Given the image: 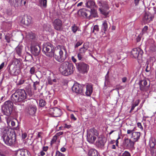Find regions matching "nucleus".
<instances>
[{
  "label": "nucleus",
  "mask_w": 156,
  "mask_h": 156,
  "mask_svg": "<svg viewBox=\"0 0 156 156\" xmlns=\"http://www.w3.org/2000/svg\"><path fill=\"white\" fill-rule=\"evenodd\" d=\"M11 99L16 104L19 102H24L25 100L27 99V95L25 90L18 89L11 95Z\"/></svg>",
  "instance_id": "obj_1"
},
{
  "label": "nucleus",
  "mask_w": 156,
  "mask_h": 156,
  "mask_svg": "<svg viewBox=\"0 0 156 156\" xmlns=\"http://www.w3.org/2000/svg\"><path fill=\"white\" fill-rule=\"evenodd\" d=\"M58 69L62 75L68 76L73 73L75 67L72 63L66 61L60 64Z\"/></svg>",
  "instance_id": "obj_2"
},
{
  "label": "nucleus",
  "mask_w": 156,
  "mask_h": 156,
  "mask_svg": "<svg viewBox=\"0 0 156 156\" xmlns=\"http://www.w3.org/2000/svg\"><path fill=\"white\" fill-rule=\"evenodd\" d=\"M2 138L5 144L9 146H11L14 144L16 140V136L14 132H9L4 133Z\"/></svg>",
  "instance_id": "obj_3"
},
{
  "label": "nucleus",
  "mask_w": 156,
  "mask_h": 156,
  "mask_svg": "<svg viewBox=\"0 0 156 156\" xmlns=\"http://www.w3.org/2000/svg\"><path fill=\"white\" fill-rule=\"evenodd\" d=\"M58 54L54 55L55 59L58 62H64L67 56V52L65 48L59 49L57 50Z\"/></svg>",
  "instance_id": "obj_4"
},
{
  "label": "nucleus",
  "mask_w": 156,
  "mask_h": 156,
  "mask_svg": "<svg viewBox=\"0 0 156 156\" xmlns=\"http://www.w3.org/2000/svg\"><path fill=\"white\" fill-rule=\"evenodd\" d=\"M13 103L10 101H6L2 107V111L4 115H10L12 110Z\"/></svg>",
  "instance_id": "obj_5"
},
{
  "label": "nucleus",
  "mask_w": 156,
  "mask_h": 156,
  "mask_svg": "<svg viewBox=\"0 0 156 156\" xmlns=\"http://www.w3.org/2000/svg\"><path fill=\"white\" fill-rule=\"evenodd\" d=\"M54 47L50 43L47 42L44 44L42 51L43 53L48 57H52L54 55Z\"/></svg>",
  "instance_id": "obj_6"
},
{
  "label": "nucleus",
  "mask_w": 156,
  "mask_h": 156,
  "mask_svg": "<svg viewBox=\"0 0 156 156\" xmlns=\"http://www.w3.org/2000/svg\"><path fill=\"white\" fill-rule=\"evenodd\" d=\"M97 131L94 128L89 129L87 133V139L90 143L93 144L96 139V136L98 135Z\"/></svg>",
  "instance_id": "obj_7"
},
{
  "label": "nucleus",
  "mask_w": 156,
  "mask_h": 156,
  "mask_svg": "<svg viewBox=\"0 0 156 156\" xmlns=\"http://www.w3.org/2000/svg\"><path fill=\"white\" fill-rule=\"evenodd\" d=\"M79 13H80V15L83 16H85L87 18L90 19L93 17H95L96 15V11L94 8L91 9L90 11L86 10L84 9L80 10L79 12Z\"/></svg>",
  "instance_id": "obj_8"
},
{
  "label": "nucleus",
  "mask_w": 156,
  "mask_h": 156,
  "mask_svg": "<svg viewBox=\"0 0 156 156\" xmlns=\"http://www.w3.org/2000/svg\"><path fill=\"white\" fill-rule=\"evenodd\" d=\"M76 67L80 72L83 73H87L89 69V66L83 62L76 64Z\"/></svg>",
  "instance_id": "obj_9"
},
{
  "label": "nucleus",
  "mask_w": 156,
  "mask_h": 156,
  "mask_svg": "<svg viewBox=\"0 0 156 156\" xmlns=\"http://www.w3.org/2000/svg\"><path fill=\"white\" fill-rule=\"evenodd\" d=\"M131 55L135 58H137L139 60L142 58L143 51L140 48H137L133 49L132 51Z\"/></svg>",
  "instance_id": "obj_10"
},
{
  "label": "nucleus",
  "mask_w": 156,
  "mask_h": 156,
  "mask_svg": "<svg viewBox=\"0 0 156 156\" xmlns=\"http://www.w3.org/2000/svg\"><path fill=\"white\" fill-rule=\"evenodd\" d=\"M52 23V25L55 30L59 31L63 30V27L62 22L60 19H56Z\"/></svg>",
  "instance_id": "obj_11"
},
{
  "label": "nucleus",
  "mask_w": 156,
  "mask_h": 156,
  "mask_svg": "<svg viewBox=\"0 0 156 156\" xmlns=\"http://www.w3.org/2000/svg\"><path fill=\"white\" fill-rule=\"evenodd\" d=\"M49 114L53 117H58L62 114L61 110L57 107L50 108L49 109Z\"/></svg>",
  "instance_id": "obj_12"
},
{
  "label": "nucleus",
  "mask_w": 156,
  "mask_h": 156,
  "mask_svg": "<svg viewBox=\"0 0 156 156\" xmlns=\"http://www.w3.org/2000/svg\"><path fill=\"white\" fill-rule=\"evenodd\" d=\"M84 87V85H82L77 83H74L72 88L73 92L77 94H81L83 92V88Z\"/></svg>",
  "instance_id": "obj_13"
},
{
  "label": "nucleus",
  "mask_w": 156,
  "mask_h": 156,
  "mask_svg": "<svg viewBox=\"0 0 156 156\" xmlns=\"http://www.w3.org/2000/svg\"><path fill=\"white\" fill-rule=\"evenodd\" d=\"M31 52L34 56H37L40 52V48L39 45H34L33 42L32 43L30 48Z\"/></svg>",
  "instance_id": "obj_14"
},
{
  "label": "nucleus",
  "mask_w": 156,
  "mask_h": 156,
  "mask_svg": "<svg viewBox=\"0 0 156 156\" xmlns=\"http://www.w3.org/2000/svg\"><path fill=\"white\" fill-rule=\"evenodd\" d=\"M135 142L130 139L125 137L124 140L123 145L127 148H132L134 147Z\"/></svg>",
  "instance_id": "obj_15"
},
{
  "label": "nucleus",
  "mask_w": 156,
  "mask_h": 156,
  "mask_svg": "<svg viewBox=\"0 0 156 156\" xmlns=\"http://www.w3.org/2000/svg\"><path fill=\"white\" fill-rule=\"evenodd\" d=\"M15 156H31V154L28 150L22 149L16 151Z\"/></svg>",
  "instance_id": "obj_16"
},
{
  "label": "nucleus",
  "mask_w": 156,
  "mask_h": 156,
  "mask_svg": "<svg viewBox=\"0 0 156 156\" xmlns=\"http://www.w3.org/2000/svg\"><path fill=\"white\" fill-rule=\"evenodd\" d=\"M87 48V47H85V45H83V46L79 49L77 54V57L79 60H82Z\"/></svg>",
  "instance_id": "obj_17"
},
{
  "label": "nucleus",
  "mask_w": 156,
  "mask_h": 156,
  "mask_svg": "<svg viewBox=\"0 0 156 156\" xmlns=\"http://www.w3.org/2000/svg\"><path fill=\"white\" fill-rule=\"evenodd\" d=\"M36 110V106L34 105H31L28 107L27 112L29 115H33L35 113Z\"/></svg>",
  "instance_id": "obj_18"
},
{
  "label": "nucleus",
  "mask_w": 156,
  "mask_h": 156,
  "mask_svg": "<svg viewBox=\"0 0 156 156\" xmlns=\"http://www.w3.org/2000/svg\"><path fill=\"white\" fill-rule=\"evenodd\" d=\"M138 84L141 91H145L146 90V85H147V82L146 80H140L138 83Z\"/></svg>",
  "instance_id": "obj_19"
},
{
  "label": "nucleus",
  "mask_w": 156,
  "mask_h": 156,
  "mask_svg": "<svg viewBox=\"0 0 156 156\" xmlns=\"http://www.w3.org/2000/svg\"><path fill=\"white\" fill-rule=\"evenodd\" d=\"M23 46L21 45H18L16 48L15 55H18V57H23Z\"/></svg>",
  "instance_id": "obj_20"
},
{
  "label": "nucleus",
  "mask_w": 156,
  "mask_h": 156,
  "mask_svg": "<svg viewBox=\"0 0 156 156\" xmlns=\"http://www.w3.org/2000/svg\"><path fill=\"white\" fill-rule=\"evenodd\" d=\"M86 91L85 92L86 95L88 96L91 95L93 92V85L90 83H88L86 87Z\"/></svg>",
  "instance_id": "obj_21"
},
{
  "label": "nucleus",
  "mask_w": 156,
  "mask_h": 156,
  "mask_svg": "<svg viewBox=\"0 0 156 156\" xmlns=\"http://www.w3.org/2000/svg\"><path fill=\"white\" fill-rule=\"evenodd\" d=\"M86 6L90 9L96 8L95 2L92 0H88L86 1L85 3Z\"/></svg>",
  "instance_id": "obj_22"
},
{
  "label": "nucleus",
  "mask_w": 156,
  "mask_h": 156,
  "mask_svg": "<svg viewBox=\"0 0 156 156\" xmlns=\"http://www.w3.org/2000/svg\"><path fill=\"white\" fill-rule=\"evenodd\" d=\"M9 73L12 76H16L19 74V71L17 68L14 66H10L9 69Z\"/></svg>",
  "instance_id": "obj_23"
},
{
  "label": "nucleus",
  "mask_w": 156,
  "mask_h": 156,
  "mask_svg": "<svg viewBox=\"0 0 156 156\" xmlns=\"http://www.w3.org/2000/svg\"><path fill=\"white\" fill-rule=\"evenodd\" d=\"M140 136V132H134L132 133L131 138L135 142L139 140Z\"/></svg>",
  "instance_id": "obj_24"
},
{
  "label": "nucleus",
  "mask_w": 156,
  "mask_h": 156,
  "mask_svg": "<svg viewBox=\"0 0 156 156\" xmlns=\"http://www.w3.org/2000/svg\"><path fill=\"white\" fill-rule=\"evenodd\" d=\"M32 19L30 16H27L24 17V19L22 20V21L23 22L25 25L28 26L31 23Z\"/></svg>",
  "instance_id": "obj_25"
},
{
  "label": "nucleus",
  "mask_w": 156,
  "mask_h": 156,
  "mask_svg": "<svg viewBox=\"0 0 156 156\" xmlns=\"http://www.w3.org/2000/svg\"><path fill=\"white\" fill-rule=\"evenodd\" d=\"M26 37L30 41H35L36 37L35 34L32 32H29L27 34Z\"/></svg>",
  "instance_id": "obj_26"
},
{
  "label": "nucleus",
  "mask_w": 156,
  "mask_h": 156,
  "mask_svg": "<svg viewBox=\"0 0 156 156\" xmlns=\"http://www.w3.org/2000/svg\"><path fill=\"white\" fill-rule=\"evenodd\" d=\"M105 143L101 138H99L96 143V146L99 148H103L104 147Z\"/></svg>",
  "instance_id": "obj_27"
},
{
  "label": "nucleus",
  "mask_w": 156,
  "mask_h": 156,
  "mask_svg": "<svg viewBox=\"0 0 156 156\" xmlns=\"http://www.w3.org/2000/svg\"><path fill=\"white\" fill-rule=\"evenodd\" d=\"M153 18L150 14L146 13L143 18V20L146 22H149L152 20Z\"/></svg>",
  "instance_id": "obj_28"
},
{
  "label": "nucleus",
  "mask_w": 156,
  "mask_h": 156,
  "mask_svg": "<svg viewBox=\"0 0 156 156\" xmlns=\"http://www.w3.org/2000/svg\"><path fill=\"white\" fill-rule=\"evenodd\" d=\"M108 29V26L107 21L105 20H104L101 25V31L105 33V32Z\"/></svg>",
  "instance_id": "obj_29"
},
{
  "label": "nucleus",
  "mask_w": 156,
  "mask_h": 156,
  "mask_svg": "<svg viewBox=\"0 0 156 156\" xmlns=\"http://www.w3.org/2000/svg\"><path fill=\"white\" fill-rule=\"evenodd\" d=\"M88 154L89 156H98V151L94 149H90L89 151Z\"/></svg>",
  "instance_id": "obj_30"
},
{
  "label": "nucleus",
  "mask_w": 156,
  "mask_h": 156,
  "mask_svg": "<svg viewBox=\"0 0 156 156\" xmlns=\"http://www.w3.org/2000/svg\"><path fill=\"white\" fill-rule=\"evenodd\" d=\"M39 6L42 8H45L47 6V0H39Z\"/></svg>",
  "instance_id": "obj_31"
},
{
  "label": "nucleus",
  "mask_w": 156,
  "mask_h": 156,
  "mask_svg": "<svg viewBox=\"0 0 156 156\" xmlns=\"http://www.w3.org/2000/svg\"><path fill=\"white\" fill-rule=\"evenodd\" d=\"M21 60L20 59L15 58L13 60V63L16 66L19 67L20 65Z\"/></svg>",
  "instance_id": "obj_32"
},
{
  "label": "nucleus",
  "mask_w": 156,
  "mask_h": 156,
  "mask_svg": "<svg viewBox=\"0 0 156 156\" xmlns=\"http://www.w3.org/2000/svg\"><path fill=\"white\" fill-rule=\"evenodd\" d=\"M12 36V34H8L5 36V39L8 43L10 42Z\"/></svg>",
  "instance_id": "obj_33"
},
{
  "label": "nucleus",
  "mask_w": 156,
  "mask_h": 156,
  "mask_svg": "<svg viewBox=\"0 0 156 156\" xmlns=\"http://www.w3.org/2000/svg\"><path fill=\"white\" fill-rule=\"evenodd\" d=\"M99 30V28L98 26V25H95L93 27V30L92 31V33H94L95 34L98 32Z\"/></svg>",
  "instance_id": "obj_34"
},
{
  "label": "nucleus",
  "mask_w": 156,
  "mask_h": 156,
  "mask_svg": "<svg viewBox=\"0 0 156 156\" xmlns=\"http://www.w3.org/2000/svg\"><path fill=\"white\" fill-rule=\"evenodd\" d=\"M139 102L140 101L139 100H137L136 101H135V103L133 105L131 109V111L133 110L135 107L138 105Z\"/></svg>",
  "instance_id": "obj_35"
},
{
  "label": "nucleus",
  "mask_w": 156,
  "mask_h": 156,
  "mask_svg": "<svg viewBox=\"0 0 156 156\" xmlns=\"http://www.w3.org/2000/svg\"><path fill=\"white\" fill-rule=\"evenodd\" d=\"M33 58L32 55L29 53L26 52V54L25 56V59H28V60H31Z\"/></svg>",
  "instance_id": "obj_36"
},
{
  "label": "nucleus",
  "mask_w": 156,
  "mask_h": 156,
  "mask_svg": "<svg viewBox=\"0 0 156 156\" xmlns=\"http://www.w3.org/2000/svg\"><path fill=\"white\" fill-rule=\"evenodd\" d=\"M39 104L41 107H44L46 104L45 101L42 99L39 100Z\"/></svg>",
  "instance_id": "obj_37"
},
{
  "label": "nucleus",
  "mask_w": 156,
  "mask_h": 156,
  "mask_svg": "<svg viewBox=\"0 0 156 156\" xmlns=\"http://www.w3.org/2000/svg\"><path fill=\"white\" fill-rule=\"evenodd\" d=\"M57 139V136L56 135H55L53 136L51 142V144L52 145L53 144L55 143Z\"/></svg>",
  "instance_id": "obj_38"
},
{
  "label": "nucleus",
  "mask_w": 156,
  "mask_h": 156,
  "mask_svg": "<svg viewBox=\"0 0 156 156\" xmlns=\"http://www.w3.org/2000/svg\"><path fill=\"white\" fill-rule=\"evenodd\" d=\"M100 12L101 13L105 16H107L108 14V12L103 9H100Z\"/></svg>",
  "instance_id": "obj_39"
},
{
  "label": "nucleus",
  "mask_w": 156,
  "mask_h": 156,
  "mask_svg": "<svg viewBox=\"0 0 156 156\" xmlns=\"http://www.w3.org/2000/svg\"><path fill=\"white\" fill-rule=\"evenodd\" d=\"M72 30L73 33H75L78 30V27L74 25L72 27Z\"/></svg>",
  "instance_id": "obj_40"
},
{
  "label": "nucleus",
  "mask_w": 156,
  "mask_h": 156,
  "mask_svg": "<svg viewBox=\"0 0 156 156\" xmlns=\"http://www.w3.org/2000/svg\"><path fill=\"white\" fill-rule=\"evenodd\" d=\"M108 72L106 75L105 76V86H106V84L108 83Z\"/></svg>",
  "instance_id": "obj_41"
},
{
  "label": "nucleus",
  "mask_w": 156,
  "mask_h": 156,
  "mask_svg": "<svg viewBox=\"0 0 156 156\" xmlns=\"http://www.w3.org/2000/svg\"><path fill=\"white\" fill-rule=\"evenodd\" d=\"M148 27L147 26H145L142 30V34L146 33L147 30H148Z\"/></svg>",
  "instance_id": "obj_42"
},
{
  "label": "nucleus",
  "mask_w": 156,
  "mask_h": 156,
  "mask_svg": "<svg viewBox=\"0 0 156 156\" xmlns=\"http://www.w3.org/2000/svg\"><path fill=\"white\" fill-rule=\"evenodd\" d=\"M23 1V0H20V1H19V3L18 4H15V7H18L19 6V5L20 6H22L23 5V4L22 3V2Z\"/></svg>",
  "instance_id": "obj_43"
},
{
  "label": "nucleus",
  "mask_w": 156,
  "mask_h": 156,
  "mask_svg": "<svg viewBox=\"0 0 156 156\" xmlns=\"http://www.w3.org/2000/svg\"><path fill=\"white\" fill-rule=\"evenodd\" d=\"M83 43L82 41H79L77 42L75 44L74 47L75 48L78 47L79 46L81 45Z\"/></svg>",
  "instance_id": "obj_44"
},
{
  "label": "nucleus",
  "mask_w": 156,
  "mask_h": 156,
  "mask_svg": "<svg viewBox=\"0 0 156 156\" xmlns=\"http://www.w3.org/2000/svg\"><path fill=\"white\" fill-rule=\"evenodd\" d=\"M39 81H36L34 83L33 86L34 88V89L36 90L37 89L36 86L37 85H39Z\"/></svg>",
  "instance_id": "obj_45"
},
{
  "label": "nucleus",
  "mask_w": 156,
  "mask_h": 156,
  "mask_svg": "<svg viewBox=\"0 0 156 156\" xmlns=\"http://www.w3.org/2000/svg\"><path fill=\"white\" fill-rule=\"evenodd\" d=\"M55 156H65L64 154L58 151H57L56 152Z\"/></svg>",
  "instance_id": "obj_46"
},
{
  "label": "nucleus",
  "mask_w": 156,
  "mask_h": 156,
  "mask_svg": "<svg viewBox=\"0 0 156 156\" xmlns=\"http://www.w3.org/2000/svg\"><path fill=\"white\" fill-rule=\"evenodd\" d=\"M142 36V34H140L136 37V41L137 42L140 41Z\"/></svg>",
  "instance_id": "obj_47"
},
{
  "label": "nucleus",
  "mask_w": 156,
  "mask_h": 156,
  "mask_svg": "<svg viewBox=\"0 0 156 156\" xmlns=\"http://www.w3.org/2000/svg\"><path fill=\"white\" fill-rule=\"evenodd\" d=\"M151 67H150L149 68L148 66V64H147V66L146 67V68L145 69V71L147 73L149 72L150 71V70H151Z\"/></svg>",
  "instance_id": "obj_48"
},
{
  "label": "nucleus",
  "mask_w": 156,
  "mask_h": 156,
  "mask_svg": "<svg viewBox=\"0 0 156 156\" xmlns=\"http://www.w3.org/2000/svg\"><path fill=\"white\" fill-rule=\"evenodd\" d=\"M35 71V68L34 67H32L31 68L30 70V73L32 74H34V73Z\"/></svg>",
  "instance_id": "obj_49"
},
{
  "label": "nucleus",
  "mask_w": 156,
  "mask_h": 156,
  "mask_svg": "<svg viewBox=\"0 0 156 156\" xmlns=\"http://www.w3.org/2000/svg\"><path fill=\"white\" fill-rule=\"evenodd\" d=\"M137 125L138 127L141 130H143V127L141 125V124L140 122H138L137 123Z\"/></svg>",
  "instance_id": "obj_50"
},
{
  "label": "nucleus",
  "mask_w": 156,
  "mask_h": 156,
  "mask_svg": "<svg viewBox=\"0 0 156 156\" xmlns=\"http://www.w3.org/2000/svg\"><path fill=\"white\" fill-rule=\"evenodd\" d=\"M27 136V134L25 133H22V138L23 139H25Z\"/></svg>",
  "instance_id": "obj_51"
},
{
  "label": "nucleus",
  "mask_w": 156,
  "mask_h": 156,
  "mask_svg": "<svg viewBox=\"0 0 156 156\" xmlns=\"http://www.w3.org/2000/svg\"><path fill=\"white\" fill-rule=\"evenodd\" d=\"M70 118L72 120L74 121H75L76 120V118L75 117L73 114H71V115Z\"/></svg>",
  "instance_id": "obj_52"
},
{
  "label": "nucleus",
  "mask_w": 156,
  "mask_h": 156,
  "mask_svg": "<svg viewBox=\"0 0 156 156\" xmlns=\"http://www.w3.org/2000/svg\"><path fill=\"white\" fill-rule=\"evenodd\" d=\"M71 126V125H67V124H65L64 127L65 128H67L69 129L70 128Z\"/></svg>",
  "instance_id": "obj_53"
},
{
  "label": "nucleus",
  "mask_w": 156,
  "mask_h": 156,
  "mask_svg": "<svg viewBox=\"0 0 156 156\" xmlns=\"http://www.w3.org/2000/svg\"><path fill=\"white\" fill-rule=\"evenodd\" d=\"M134 130H134V129L132 130L128 129L127 130V133L128 134H130L132 133H132L134 132Z\"/></svg>",
  "instance_id": "obj_54"
},
{
  "label": "nucleus",
  "mask_w": 156,
  "mask_h": 156,
  "mask_svg": "<svg viewBox=\"0 0 156 156\" xmlns=\"http://www.w3.org/2000/svg\"><path fill=\"white\" fill-rule=\"evenodd\" d=\"M155 144L153 142H150V146L151 147V148H153L154 147V146H155Z\"/></svg>",
  "instance_id": "obj_55"
},
{
  "label": "nucleus",
  "mask_w": 156,
  "mask_h": 156,
  "mask_svg": "<svg viewBox=\"0 0 156 156\" xmlns=\"http://www.w3.org/2000/svg\"><path fill=\"white\" fill-rule=\"evenodd\" d=\"M39 156H44V155L45 154V153L44 152V151H40L39 154Z\"/></svg>",
  "instance_id": "obj_56"
},
{
  "label": "nucleus",
  "mask_w": 156,
  "mask_h": 156,
  "mask_svg": "<svg viewBox=\"0 0 156 156\" xmlns=\"http://www.w3.org/2000/svg\"><path fill=\"white\" fill-rule=\"evenodd\" d=\"M48 146L43 147L42 148V151H43L46 152L48 150Z\"/></svg>",
  "instance_id": "obj_57"
},
{
  "label": "nucleus",
  "mask_w": 156,
  "mask_h": 156,
  "mask_svg": "<svg viewBox=\"0 0 156 156\" xmlns=\"http://www.w3.org/2000/svg\"><path fill=\"white\" fill-rule=\"evenodd\" d=\"M42 133L41 132H38L37 135V138H42V137L41 136Z\"/></svg>",
  "instance_id": "obj_58"
},
{
  "label": "nucleus",
  "mask_w": 156,
  "mask_h": 156,
  "mask_svg": "<svg viewBox=\"0 0 156 156\" xmlns=\"http://www.w3.org/2000/svg\"><path fill=\"white\" fill-rule=\"evenodd\" d=\"M5 65V63L4 62H2L0 65V70L2 69L4 67Z\"/></svg>",
  "instance_id": "obj_59"
},
{
  "label": "nucleus",
  "mask_w": 156,
  "mask_h": 156,
  "mask_svg": "<svg viewBox=\"0 0 156 156\" xmlns=\"http://www.w3.org/2000/svg\"><path fill=\"white\" fill-rule=\"evenodd\" d=\"M63 133V132H60L57 133L56 134V135L57 136H59L61 135H62Z\"/></svg>",
  "instance_id": "obj_60"
},
{
  "label": "nucleus",
  "mask_w": 156,
  "mask_h": 156,
  "mask_svg": "<svg viewBox=\"0 0 156 156\" xmlns=\"http://www.w3.org/2000/svg\"><path fill=\"white\" fill-rule=\"evenodd\" d=\"M127 80V78L126 77H124L122 79V82L123 83H125L126 82Z\"/></svg>",
  "instance_id": "obj_61"
},
{
  "label": "nucleus",
  "mask_w": 156,
  "mask_h": 156,
  "mask_svg": "<svg viewBox=\"0 0 156 156\" xmlns=\"http://www.w3.org/2000/svg\"><path fill=\"white\" fill-rule=\"evenodd\" d=\"M48 83L50 85H52V81L50 79H48Z\"/></svg>",
  "instance_id": "obj_62"
},
{
  "label": "nucleus",
  "mask_w": 156,
  "mask_h": 156,
  "mask_svg": "<svg viewBox=\"0 0 156 156\" xmlns=\"http://www.w3.org/2000/svg\"><path fill=\"white\" fill-rule=\"evenodd\" d=\"M72 60L73 62L74 63H75L76 62V60L73 56L72 57Z\"/></svg>",
  "instance_id": "obj_63"
},
{
  "label": "nucleus",
  "mask_w": 156,
  "mask_h": 156,
  "mask_svg": "<svg viewBox=\"0 0 156 156\" xmlns=\"http://www.w3.org/2000/svg\"><path fill=\"white\" fill-rule=\"evenodd\" d=\"M60 151L62 152H64L66 151V149L64 147H62Z\"/></svg>",
  "instance_id": "obj_64"
}]
</instances>
